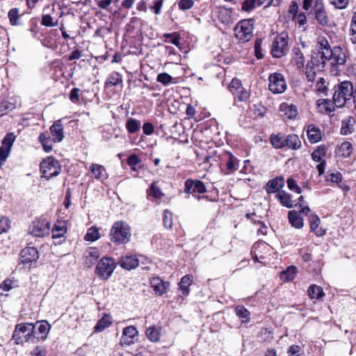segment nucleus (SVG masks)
<instances>
[{
  "label": "nucleus",
  "mask_w": 356,
  "mask_h": 356,
  "mask_svg": "<svg viewBox=\"0 0 356 356\" xmlns=\"http://www.w3.org/2000/svg\"><path fill=\"white\" fill-rule=\"evenodd\" d=\"M353 86L351 82L344 81L334 86V104L338 108L343 107L352 99Z\"/></svg>",
  "instance_id": "obj_1"
},
{
  "label": "nucleus",
  "mask_w": 356,
  "mask_h": 356,
  "mask_svg": "<svg viewBox=\"0 0 356 356\" xmlns=\"http://www.w3.org/2000/svg\"><path fill=\"white\" fill-rule=\"evenodd\" d=\"M131 236L129 225L124 221H116L110 231L111 241L117 244H125Z\"/></svg>",
  "instance_id": "obj_2"
},
{
  "label": "nucleus",
  "mask_w": 356,
  "mask_h": 356,
  "mask_svg": "<svg viewBox=\"0 0 356 356\" xmlns=\"http://www.w3.org/2000/svg\"><path fill=\"white\" fill-rule=\"evenodd\" d=\"M35 325L33 323H19L15 326L13 339L17 344L28 342L34 334Z\"/></svg>",
  "instance_id": "obj_3"
},
{
  "label": "nucleus",
  "mask_w": 356,
  "mask_h": 356,
  "mask_svg": "<svg viewBox=\"0 0 356 356\" xmlns=\"http://www.w3.org/2000/svg\"><path fill=\"white\" fill-rule=\"evenodd\" d=\"M40 167L42 177L47 180L56 177L61 171V167L58 161L51 156L43 159L40 163Z\"/></svg>",
  "instance_id": "obj_4"
},
{
  "label": "nucleus",
  "mask_w": 356,
  "mask_h": 356,
  "mask_svg": "<svg viewBox=\"0 0 356 356\" xmlns=\"http://www.w3.org/2000/svg\"><path fill=\"white\" fill-rule=\"evenodd\" d=\"M253 23L252 19H243L239 22L234 28L236 37L241 42H246L252 37Z\"/></svg>",
  "instance_id": "obj_5"
},
{
  "label": "nucleus",
  "mask_w": 356,
  "mask_h": 356,
  "mask_svg": "<svg viewBox=\"0 0 356 356\" xmlns=\"http://www.w3.org/2000/svg\"><path fill=\"white\" fill-rule=\"evenodd\" d=\"M288 38V35L285 33H282L274 38L270 49L273 57L280 58L286 54Z\"/></svg>",
  "instance_id": "obj_6"
},
{
  "label": "nucleus",
  "mask_w": 356,
  "mask_h": 356,
  "mask_svg": "<svg viewBox=\"0 0 356 356\" xmlns=\"http://www.w3.org/2000/svg\"><path fill=\"white\" fill-rule=\"evenodd\" d=\"M115 267V262L113 259L104 257L97 263L95 273L101 279L107 280L111 276Z\"/></svg>",
  "instance_id": "obj_7"
},
{
  "label": "nucleus",
  "mask_w": 356,
  "mask_h": 356,
  "mask_svg": "<svg viewBox=\"0 0 356 356\" xmlns=\"http://www.w3.org/2000/svg\"><path fill=\"white\" fill-rule=\"evenodd\" d=\"M322 26L329 25V17L323 0H315L314 6L309 13Z\"/></svg>",
  "instance_id": "obj_8"
},
{
  "label": "nucleus",
  "mask_w": 356,
  "mask_h": 356,
  "mask_svg": "<svg viewBox=\"0 0 356 356\" xmlns=\"http://www.w3.org/2000/svg\"><path fill=\"white\" fill-rule=\"evenodd\" d=\"M268 81V88L272 92L280 94L286 90V83L282 74L275 72L270 74Z\"/></svg>",
  "instance_id": "obj_9"
},
{
  "label": "nucleus",
  "mask_w": 356,
  "mask_h": 356,
  "mask_svg": "<svg viewBox=\"0 0 356 356\" xmlns=\"http://www.w3.org/2000/svg\"><path fill=\"white\" fill-rule=\"evenodd\" d=\"M50 223L45 220L33 221L29 228V233L37 237H43L48 234Z\"/></svg>",
  "instance_id": "obj_10"
},
{
  "label": "nucleus",
  "mask_w": 356,
  "mask_h": 356,
  "mask_svg": "<svg viewBox=\"0 0 356 356\" xmlns=\"http://www.w3.org/2000/svg\"><path fill=\"white\" fill-rule=\"evenodd\" d=\"M329 60L333 66L343 65L346 61V56L343 49L340 46L334 47L330 51H326Z\"/></svg>",
  "instance_id": "obj_11"
},
{
  "label": "nucleus",
  "mask_w": 356,
  "mask_h": 356,
  "mask_svg": "<svg viewBox=\"0 0 356 356\" xmlns=\"http://www.w3.org/2000/svg\"><path fill=\"white\" fill-rule=\"evenodd\" d=\"M207 192L206 186L203 181L188 179L184 183V193L186 194H203Z\"/></svg>",
  "instance_id": "obj_12"
},
{
  "label": "nucleus",
  "mask_w": 356,
  "mask_h": 356,
  "mask_svg": "<svg viewBox=\"0 0 356 356\" xmlns=\"http://www.w3.org/2000/svg\"><path fill=\"white\" fill-rule=\"evenodd\" d=\"M327 61H329L328 56L325 52H319V51H314L312 55V59L308 62V67L314 66L319 71L324 70Z\"/></svg>",
  "instance_id": "obj_13"
},
{
  "label": "nucleus",
  "mask_w": 356,
  "mask_h": 356,
  "mask_svg": "<svg viewBox=\"0 0 356 356\" xmlns=\"http://www.w3.org/2000/svg\"><path fill=\"white\" fill-rule=\"evenodd\" d=\"M21 261L24 264H31L35 262L39 254L38 250L34 247H26L21 251Z\"/></svg>",
  "instance_id": "obj_14"
},
{
  "label": "nucleus",
  "mask_w": 356,
  "mask_h": 356,
  "mask_svg": "<svg viewBox=\"0 0 356 356\" xmlns=\"http://www.w3.org/2000/svg\"><path fill=\"white\" fill-rule=\"evenodd\" d=\"M33 337H36L38 340H44L51 329L50 324L47 321H41L36 322Z\"/></svg>",
  "instance_id": "obj_15"
},
{
  "label": "nucleus",
  "mask_w": 356,
  "mask_h": 356,
  "mask_svg": "<svg viewBox=\"0 0 356 356\" xmlns=\"http://www.w3.org/2000/svg\"><path fill=\"white\" fill-rule=\"evenodd\" d=\"M150 285L156 294L159 296L166 293L169 288V283L165 282L158 277H154L150 280Z\"/></svg>",
  "instance_id": "obj_16"
},
{
  "label": "nucleus",
  "mask_w": 356,
  "mask_h": 356,
  "mask_svg": "<svg viewBox=\"0 0 356 356\" xmlns=\"http://www.w3.org/2000/svg\"><path fill=\"white\" fill-rule=\"evenodd\" d=\"M119 264L122 268L129 270L136 268L139 264V261L136 255L126 254L121 257Z\"/></svg>",
  "instance_id": "obj_17"
},
{
  "label": "nucleus",
  "mask_w": 356,
  "mask_h": 356,
  "mask_svg": "<svg viewBox=\"0 0 356 356\" xmlns=\"http://www.w3.org/2000/svg\"><path fill=\"white\" fill-rule=\"evenodd\" d=\"M50 131L53 136V141L54 143H59L63 140L64 138L63 127L61 120H56L50 127Z\"/></svg>",
  "instance_id": "obj_18"
},
{
  "label": "nucleus",
  "mask_w": 356,
  "mask_h": 356,
  "mask_svg": "<svg viewBox=\"0 0 356 356\" xmlns=\"http://www.w3.org/2000/svg\"><path fill=\"white\" fill-rule=\"evenodd\" d=\"M138 334V332L136 327L133 325L124 327L122 331V342L127 345H130L134 342L133 339Z\"/></svg>",
  "instance_id": "obj_19"
},
{
  "label": "nucleus",
  "mask_w": 356,
  "mask_h": 356,
  "mask_svg": "<svg viewBox=\"0 0 356 356\" xmlns=\"http://www.w3.org/2000/svg\"><path fill=\"white\" fill-rule=\"evenodd\" d=\"M284 186V178L282 177H277L268 181L266 186V191L268 193H273L278 191Z\"/></svg>",
  "instance_id": "obj_20"
},
{
  "label": "nucleus",
  "mask_w": 356,
  "mask_h": 356,
  "mask_svg": "<svg viewBox=\"0 0 356 356\" xmlns=\"http://www.w3.org/2000/svg\"><path fill=\"white\" fill-rule=\"evenodd\" d=\"M232 8H227L225 6H219L217 8L218 19L225 24H229L232 21Z\"/></svg>",
  "instance_id": "obj_21"
},
{
  "label": "nucleus",
  "mask_w": 356,
  "mask_h": 356,
  "mask_svg": "<svg viewBox=\"0 0 356 356\" xmlns=\"http://www.w3.org/2000/svg\"><path fill=\"white\" fill-rule=\"evenodd\" d=\"M288 218L291 225L297 228L300 229L303 227V218L301 216L300 213L296 211H290L288 213Z\"/></svg>",
  "instance_id": "obj_22"
},
{
  "label": "nucleus",
  "mask_w": 356,
  "mask_h": 356,
  "mask_svg": "<svg viewBox=\"0 0 356 356\" xmlns=\"http://www.w3.org/2000/svg\"><path fill=\"white\" fill-rule=\"evenodd\" d=\"M271 145L276 149L285 147V134L282 133L273 134L270 136Z\"/></svg>",
  "instance_id": "obj_23"
},
{
  "label": "nucleus",
  "mask_w": 356,
  "mask_h": 356,
  "mask_svg": "<svg viewBox=\"0 0 356 356\" xmlns=\"http://www.w3.org/2000/svg\"><path fill=\"white\" fill-rule=\"evenodd\" d=\"M301 146V141L296 134L285 135V147H287L290 149H298Z\"/></svg>",
  "instance_id": "obj_24"
},
{
  "label": "nucleus",
  "mask_w": 356,
  "mask_h": 356,
  "mask_svg": "<svg viewBox=\"0 0 356 356\" xmlns=\"http://www.w3.org/2000/svg\"><path fill=\"white\" fill-rule=\"evenodd\" d=\"M145 334L147 338L152 342H158L161 337V328L153 325L147 328Z\"/></svg>",
  "instance_id": "obj_25"
},
{
  "label": "nucleus",
  "mask_w": 356,
  "mask_h": 356,
  "mask_svg": "<svg viewBox=\"0 0 356 356\" xmlns=\"http://www.w3.org/2000/svg\"><path fill=\"white\" fill-rule=\"evenodd\" d=\"M193 280V277L192 275H186L181 279L179 287L184 296H187L189 293V286H191Z\"/></svg>",
  "instance_id": "obj_26"
},
{
  "label": "nucleus",
  "mask_w": 356,
  "mask_h": 356,
  "mask_svg": "<svg viewBox=\"0 0 356 356\" xmlns=\"http://www.w3.org/2000/svg\"><path fill=\"white\" fill-rule=\"evenodd\" d=\"M99 250L96 248H90L86 252L85 263L87 266L90 267L94 262L99 258Z\"/></svg>",
  "instance_id": "obj_27"
},
{
  "label": "nucleus",
  "mask_w": 356,
  "mask_h": 356,
  "mask_svg": "<svg viewBox=\"0 0 356 356\" xmlns=\"http://www.w3.org/2000/svg\"><path fill=\"white\" fill-rule=\"evenodd\" d=\"M112 323L111 317L108 314H104L101 319L98 321L94 327L95 332H100L108 327Z\"/></svg>",
  "instance_id": "obj_28"
},
{
  "label": "nucleus",
  "mask_w": 356,
  "mask_h": 356,
  "mask_svg": "<svg viewBox=\"0 0 356 356\" xmlns=\"http://www.w3.org/2000/svg\"><path fill=\"white\" fill-rule=\"evenodd\" d=\"M280 109L289 119L295 118L298 113L296 106L293 104L282 103L280 105Z\"/></svg>",
  "instance_id": "obj_29"
},
{
  "label": "nucleus",
  "mask_w": 356,
  "mask_h": 356,
  "mask_svg": "<svg viewBox=\"0 0 356 356\" xmlns=\"http://www.w3.org/2000/svg\"><path fill=\"white\" fill-rule=\"evenodd\" d=\"M320 218L315 214H312L309 217L310 229L318 236H323L325 231L318 229Z\"/></svg>",
  "instance_id": "obj_30"
},
{
  "label": "nucleus",
  "mask_w": 356,
  "mask_h": 356,
  "mask_svg": "<svg viewBox=\"0 0 356 356\" xmlns=\"http://www.w3.org/2000/svg\"><path fill=\"white\" fill-rule=\"evenodd\" d=\"M293 57L292 62L297 66L298 69L303 67L305 63V58L302 52L299 48L293 49Z\"/></svg>",
  "instance_id": "obj_31"
},
{
  "label": "nucleus",
  "mask_w": 356,
  "mask_h": 356,
  "mask_svg": "<svg viewBox=\"0 0 356 356\" xmlns=\"http://www.w3.org/2000/svg\"><path fill=\"white\" fill-rule=\"evenodd\" d=\"M307 136L311 143H316L319 141L321 138L319 129L314 124L308 126Z\"/></svg>",
  "instance_id": "obj_32"
},
{
  "label": "nucleus",
  "mask_w": 356,
  "mask_h": 356,
  "mask_svg": "<svg viewBox=\"0 0 356 356\" xmlns=\"http://www.w3.org/2000/svg\"><path fill=\"white\" fill-rule=\"evenodd\" d=\"M307 293L311 299L318 300L325 296L323 289L315 284L309 286Z\"/></svg>",
  "instance_id": "obj_33"
},
{
  "label": "nucleus",
  "mask_w": 356,
  "mask_h": 356,
  "mask_svg": "<svg viewBox=\"0 0 356 356\" xmlns=\"http://www.w3.org/2000/svg\"><path fill=\"white\" fill-rule=\"evenodd\" d=\"M277 197L284 207L287 208H292L293 207V203L291 200V195L286 193L285 191H282L279 192L277 195Z\"/></svg>",
  "instance_id": "obj_34"
},
{
  "label": "nucleus",
  "mask_w": 356,
  "mask_h": 356,
  "mask_svg": "<svg viewBox=\"0 0 356 356\" xmlns=\"http://www.w3.org/2000/svg\"><path fill=\"white\" fill-rule=\"evenodd\" d=\"M100 236L99 229L95 226H92L88 229L84 238L87 241L93 242L98 240Z\"/></svg>",
  "instance_id": "obj_35"
},
{
  "label": "nucleus",
  "mask_w": 356,
  "mask_h": 356,
  "mask_svg": "<svg viewBox=\"0 0 356 356\" xmlns=\"http://www.w3.org/2000/svg\"><path fill=\"white\" fill-rule=\"evenodd\" d=\"M297 273L296 267L291 266L287 268L285 271L281 273L280 277L285 282L293 280Z\"/></svg>",
  "instance_id": "obj_36"
},
{
  "label": "nucleus",
  "mask_w": 356,
  "mask_h": 356,
  "mask_svg": "<svg viewBox=\"0 0 356 356\" xmlns=\"http://www.w3.org/2000/svg\"><path fill=\"white\" fill-rule=\"evenodd\" d=\"M140 122L134 119L129 118L126 122V128L129 134L136 133L140 128Z\"/></svg>",
  "instance_id": "obj_37"
},
{
  "label": "nucleus",
  "mask_w": 356,
  "mask_h": 356,
  "mask_svg": "<svg viewBox=\"0 0 356 356\" xmlns=\"http://www.w3.org/2000/svg\"><path fill=\"white\" fill-rule=\"evenodd\" d=\"M236 316L243 320V322H249L250 320V313L243 305H238L235 308Z\"/></svg>",
  "instance_id": "obj_38"
},
{
  "label": "nucleus",
  "mask_w": 356,
  "mask_h": 356,
  "mask_svg": "<svg viewBox=\"0 0 356 356\" xmlns=\"http://www.w3.org/2000/svg\"><path fill=\"white\" fill-rule=\"evenodd\" d=\"M318 106L321 110H324L326 114H329L334 111V106L331 100L319 99L318 101Z\"/></svg>",
  "instance_id": "obj_39"
},
{
  "label": "nucleus",
  "mask_w": 356,
  "mask_h": 356,
  "mask_svg": "<svg viewBox=\"0 0 356 356\" xmlns=\"http://www.w3.org/2000/svg\"><path fill=\"white\" fill-rule=\"evenodd\" d=\"M15 140V136L13 133L8 134L6 137L3 139L2 145L1 147L8 149L10 152L11 147Z\"/></svg>",
  "instance_id": "obj_40"
},
{
  "label": "nucleus",
  "mask_w": 356,
  "mask_h": 356,
  "mask_svg": "<svg viewBox=\"0 0 356 356\" xmlns=\"http://www.w3.org/2000/svg\"><path fill=\"white\" fill-rule=\"evenodd\" d=\"M326 154V148L324 146L318 147L312 154V157L314 161L318 162L321 161L323 157Z\"/></svg>",
  "instance_id": "obj_41"
},
{
  "label": "nucleus",
  "mask_w": 356,
  "mask_h": 356,
  "mask_svg": "<svg viewBox=\"0 0 356 356\" xmlns=\"http://www.w3.org/2000/svg\"><path fill=\"white\" fill-rule=\"evenodd\" d=\"M227 169L229 172H232L238 170V160L232 154H228V161L227 162Z\"/></svg>",
  "instance_id": "obj_42"
},
{
  "label": "nucleus",
  "mask_w": 356,
  "mask_h": 356,
  "mask_svg": "<svg viewBox=\"0 0 356 356\" xmlns=\"http://www.w3.org/2000/svg\"><path fill=\"white\" fill-rule=\"evenodd\" d=\"M90 170L97 179H100L104 177L103 172L105 171V169L101 165L93 163L90 166Z\"/></svg>",
  "instance_id": "obj_43"
},
{
  "label": "nucleus",
  "mask_w": 356,
  "mask_h": 356,
  "mask_svg": "<svg viewBox=\"0 0 356 356\" xmlns=\"http://www.w3.org/2000/svg\"><path fill=\"white\" fill-rule=\"evenodd\" d=\"M317 44L319 45V52L330 51L332 49L328 40L325 37H319L317 40Z\"/></svg>",
  "instance_id": "obj_44"
},
{
  "label": "nucleus",
  "mask_w": 356,
  "mask_h": 356,
  "mask_svg": "<svg viewBox=\"0 0 356 356\" xmlns=\"http://www.w3.org/2000/svg\"><path fill=\"white\" fill-rule=\"evenodd\" d=\"M352 149V144L350 142L345 141L339 147V152L343 157H348L350 155Z\"/></svg>",
  "instance_id": "obj_45"
},
{
  "label": "nucleus",
  "mask_w": 356,
  "mask_h": 356,
  "mask_svg": "<svg viewBox=\"0 0 356 356\" xmlns=\"http://www.w3.org/2000/svg\"><path fill=\"white\" fill-rule=\"evenodd\" d=\"M163 225L166 228L171 229L172 227V213L168 210H165L163 213Z\"/></svg>",
  "instance_id": "obj_46"
},
{
  "label": "nucleus",
  "mask_w": 356,
  "mask_h": 356,
  "mask_svg": "<svg viewBox=\"0 0 356 356\" xmlns=\"http://www.w3.org/2000/svg\"><path fill=\"white\" fill-rule=\"evenodd\" d=\"M66 232L67 229L65 226H59L58 225H55L54 227L52 229V237L54 238H60L64 236Z\"/></svg>",
  "instance_id": "obj_47"
},
{
  "label": "nucleus",
  "mask_w": 356,
  "mask_h": 356,
  "mask_svg": "<svg viewBox=\"0 0 356 356\" xmlns=\"http://www.w3.org/2000/svg\"><path fill=\"white\" fill-rule=\"evenodd\" d=\"M122 80L120 77V74L116 72L112 73L109 78L107 79L106 82V86H117L119 84L120 82H121Z\"/></svg>",
  "instance_id": "obj_48"
},
{
  "label": "nucleus",
  "mask_w": 356,
  "mask_h": 356,
  "mask_svg": "<svg viewBox=\"0 0 356 356\" xmlns=\"http://www.w3.org/2000/svg\"><path fill=\"white\" fill-rule=\"evenodd\" d=\"M10 227V220L5 216H0V234L6 232Z\"/></svg>",
  "instance_id": "obj_49"
},
{
  "label": "nucleus",
  "mask_w": 356,
  "mask_h": 356,
  "mask_svg": "<svg viewBox=\"0 0 356 356\" xmlns=\"http://www.w3.org/2000/svg\"><path fill=\"white\" fill-rule=\"evenodd\" d=\"M257 6V0H245L242 3V10L244 11H250L254 9Z\"/></svg>",
  "instance_id": "obj_50"
},
{
  "label": "nucleus",
  "mask_w": 356,
  "mask_h": 356,
  "mask_svg": "<svg viewBox=\"0 0 356 356\" xmlns=\"http://www.w3.org/2000/svg\"><path fill=\"white\" fill-rule=\"evenodd\" d=\"M19 10L17 8H12L8 12V17L10 19V24L13 26L18 25V18H19Z\"/></svg>",
  "instance_id": "obj_51"
},
{
  "label": "nucleus",
  "mask_w": 356,
  "mask_h": 356,
  "mask_svg": "<svg viewBox=\"0 0 356 356\" xmlns=\"http://www.w3.org/2000/svg\"><path fill=\"white\" fill-rule=\"evenodd\" d=\"M158 82L163 83L165 86L170 84L172 82V77L168 73H160L156 79Z\"/></svg>",
  "instance_id": "obj_52"
},
{
  "label": "nucleus",
  "mask_w": 356,
  "mask_h": 356,
  "mask_svg": "<svg viewBox=\"0 0 356 356\" xmlns=\"http://www.w3.org/2000/svg\"><path fill=\"white\" fill-rule=\"evenodd\" d=\"M289 356H303L300 346L298 345H291L287 351Z\"/></svg>",
  "instance_id": "obj_53"
},
{
  "label": "nucleus",
  "mask_w": 356,
  "mask_h": 356,
  "mask_svg": "<svg viewBox=\"0 0 356 356\" xmlns=\"http://www.w3.org/2000/svg\"><path fill=\"white\" fill-rule=\"evenodd\" d=\"M193 0H179L177 2L178 7L180 10H186L191 9L193 6Z\"/></svg>",
  "instance_id": "obj_54"
},
{
  "label": "nucleus",
  "mask_w": 356,
  "mask_h": 356,
  "mask_svg": "<svg viewBox=\"0 0 356 356\" xmlns=\"http://www.w3.org/2000/svg\"><path fill=\"white\" fill-rule=\"evenodd\" d=\"M58 22L54 23L53 18L49 15H44L42 17L41 24L47 27L56 26Z\"/></svg>",
  "instance_id": "obj_55"
},
{
  "label": "nucleus",
  "mask_w": 356,
  "mask_h": 356,
  "mask_svg": "<svg viewBox=\"0 0 356 356\" xmlns=\"http://www.w3.org/2000/svg\"><path fill=\"white\" fill-rule=\"evenodd\" d=\"M315 67L314 66L308 67V63L306 65V76L308 81L313 82L316 76V72L314 70Z\"/></svg>",
  "instance_id": "obj_56"
},
{
  "label": "nucleus",
  "mask_w": 356,
  "mask_h": 356,
  "mask_svg": "<svg viewBox=\"0 0 356 356\" xmlns=\"http://www.w3.org/2000/svg\"><path fill=\"white\" fill-rule=\"evenodd\" d=\"M229 88L230 91L234 94L242 88V84L240 80L237 79H233L229 84Z\"/></svg>",
  "instance_id": "obj_57"
},
{
  "label": "nucleus",
  "mask_w": 356,
  "mask_h": 356,
  "mask_svg": "<svg viewBox=\"0 0 356 356\" xmlns=\"http://www.w3.org/2000/svg\"><path fill=\"white\" fill-rule=\"evenodd\" d=\"M149 194L154 197L158 199H160L163 196V193L161 192V189L154 184H152L151 186Z\"/></svg>",
  "instance_id": "obj_58"
},
{
  "label": "nucleus",
  "mask_w": 356,
  "mask_h": 356,
  "mask_svg": "<svg viewBox=\"0 0 356 356\" xmlns=\"http://www.w3.org/2000/svg\"><path fill=\"white\" fill-rule=\"evenodd\" d=\"M287 185L291 191H294L298 194L301 193V188L298 186L294 179L291 178L288 179Z\"/></svg>",
  "instance_id": "obj_59"
},
{
  "label": "nucleus",
  "mask_w": 356,
  "mask_h": 356,
  "mask_svg": "<svg viewBox=\"0 0 356 356\" xmlns=\"http://www.w3.org/2000/svg\"><path fill=\"white\" fill-rule=\"evenodd\" d=\"M330 3L338 9L346 8L349 3V0H330Z\"/></svg>",
  "instance_id": "obj_60"
},
{
  "label": "nucleus",
  "mask_w": 356,
  "mask_h": 356,
  "mask_svg": "<svg viewBox=\"0 0 356 356\" xmlns=\"http://www.w3.org/2000/svg\"><path fill=\"white\" fill-rule=\"evenodd\" d=\"M236 92L238 93L237 97L238 99L241 102H247L250 97V93L243 87Z\"/></svg>",
  "instance_id": "obj_61"
},
{
  "label": "nucleus",
  "mask_w": 356,
  "mask_h": 356,
  "mask_svg": "<svg viewBox=\"0 0 356 356\" xmlns=\"http://www.w3.org/2000/svg\"><path fill=\"white\" fill-rule=\"evenodd\" d=\"M127 161L129 166H136L140 163L141 160L136 154H133L127 158Z\"/></svg>",
  "instance_id": "obj_62"
},
{
  "label": "nucleus",
  "mask_w": 356,
  "mask_h": 356,
  "mask_svg": "<svg viewBox=\"0 0 356 356\" xmlns=\"http://www.w3.org/2000/svg\"><path fill=\"white\" fill-rule=\"evenodd\" d=\"M254 52L255 56L258 59H261L264 57V54L261 52V40H257L254 44Z\"/></svg>",
  "instance_id": "obj_63"
},
{
  "label": "nucleus",
  "mask_w": 356,
  "mask_h": 356,
  "mask_svg": "<svg viewBox=\"0 0 356 356\" xmlns=\"http://www.w3.org/2000/svg\"><path fill=\"white\" fill-rule=\"evenodd\" d=\"M298 9L299 7L298 3L295 1H292L289 8V13L290 15H291L293 20L295 19L296 15H298Z\"/></svg>",
  "instance_id": "obj_64"
}]
</instances>
